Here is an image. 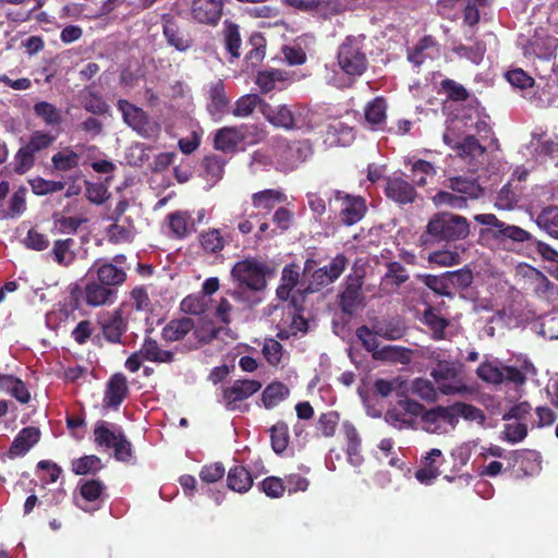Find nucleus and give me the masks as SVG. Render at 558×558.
I'll return each mask as SVG.
<instances>
[{
  "instance_id": "51",
  "label": "nucleus",
  "mask_w": 558,
  "mask_h": 558,
  "mask_svg": "<svg viewBox=\"0 0 558 558\" xmlns=\"http://www.w3.org/2000/svg\"><path fill=\"white\" fill-rule=\"evenodd\" d=\"M260 99L255 94H245L240 99L235 100L233 108H231V114L233 117L243 119L253 113L256 106H258Z\"/></svg>"
},
{
  "instance_id": "27",
  "label": "nucleus",
  "mask_w": 558,
  "mask_h": 558,
  "mask_svg": "<svg viewBox=\"0 0 558 558\" xmlns=\"http://www.w3.org/2000/svg\"><path fill=\"white\" fill-rule=\"evenodd\" d=\"M177 350H162L153 339H146L142 348L134 352L132 356L145 359L149 363H173Z\"/></svg>"
},
{
  "instance_id": "36",
  "label": "nucleus",
  "mask_w": 558,
  "mask_h": 558,
  "mask_svg": "<svg viewBox=\"0 0 558 558\" xmlns=\"http://www.w3.org/2000/svg\"><path fill=\"white\" fill-rule=\"evenodd\" d=\"M0 391L8 393L22 404L29 402V391H27L23 381L15 376L0 374Z\"/></svg>"
},
{
  "instance_id": "63",
  "label": "nucleus",
  "mask_w": 558,
  "mask_h": 558,
  "mask_svg": "<svg viewBox=\"0 0 558 558\" xmlns=\"http://www.w3.org/2000/svg\"><path fill=\"white\" fill-rule=\"evenodd\" d=\"M101 469V461L95 456H85L72 462V471L76 475H86Z\"/></svg>"
},
{
  "instance_id": "3",
  "label": "nucleus",
  "mask_w": 558,
  "mask_h": 558,
  "mask_svg": "<svg viewBox=\"0 0 558 558\" xmlns=\"http://www.w3.org/2000/svg\"><path fill=\"white\" fill-rule=\"evenodd\" d=\"M423 356L435 363L432 369V378L444 396H456L466 392V385L458 376L457 364L450 360V355L439 349H427Z\"/></svg>"
},
{
  "instance_id": "20",
  "label": "nucleus",
  "mask_w": 558,
  "mask_h": 558,
  "mask_svg": "<svg viewBox=\"0 0 558 558\" xmlns=\"http://www.w3.org/2000/svg\"><path fill=\"white\" fill-rule=\"evenodd\" d=\"M442 464V453L439 449H432L421 458V465L415 471V480L421 485L429 486L440 475L438 470Z\"/></svg>"
},
{
  "instance_id": "49",
  "label": "nucleus",
  "mask_w": 558,
  "mask_h": 558,
  "mask_svg": "<svg viewBox=\"0 0 558 558\" xmlns=\"http://www.w3.org/2000/svg\"><path fill=\"white\" fill-rule=\"evenodd\" d=\"M223 41H226V49L230 52L231 58L236 59L241 54V36H239V27L236 24L226 21L223 22Z\"/></svg>"
},
{
  "instance_id": "64",
  "label": "nucleus",
  "mask_w": 558,
  "mask_h": 558,
  "mask_svg": "<svg viewBox=\"0 0 558 558\" xmlns=\"http://www.w3.org/2000/svg\"><path fill=\"white\" fill-rule=\"evenodd\" d=\"M427 262L444 268L456 266L458 265V253L454 250H438L427 256Z\"/></svg>"
},
{
  "instance_id": "9",
  "label": "nucleus",
  "mask_w": 558,
  "mask_h": 558,
  "mask_svg": "<svg viewBox=\"0 0 558 558\" xmlns=\"http://www.w3.org/2000/svg\"><path fill=\"white\" fill-rule=\"evenodd\" d=\"M517 45L521 47L523 57L530 61L538 60L541 62H549L554 58V52L558 47L556 38L551 37L543 28L535 31L530 38L525 36L519 37Z\"/></svg>"
},
{
  "instance_id": "26",
  "label": "nucleus",
  "mask_w": 558,
  "mask_h": 558,
  "mask_svg": "<svg viewBox=\"0 0 558 558\" xmlns=\"http://www.w3.org/2000/svg\"><path fill=\"white\" fill-rule=\"evenodd\" d=\"M126 397V379L125 376L118 373L111 376L110 381L106 385V393H104V407L116 410Z\"/></svg>"
},
{
  "instance_id": "22",
  "label": "nucleus",
  "mask_w": 558,
  "mask_h": 558,
  "mask_svg": "<svg viewBox=\"0 0 558 558\" xmlns=\"http://www.w3.org/2000/svg\"><path fill=\"white\" fill-rule=\"evenodd\" d=\"M117 287L119 286L88 282L86 288H84V301H86L89 307L111 305L114 301V288Z\"/></svg>"
},
{
  "instance_id": "50",
  "label": "nucleus",
  "mask_w": 558,
  "mask_h": 558,
  "mask_svg": "<svg viewBox=\"0 0 558 558\" xmlns=\"http://www.w3.org/2000/svg\"><path fill=\"white\" fill-rule=\"evenodd\" d=\"M405 390L411 391V393L425 400V402H434V400H436V393L440 392L438 387L435 388L433 383L426 378H417L411 381L409 388H405Z\"/></svg>"
},
{
  "instance_id": "59",
  "label": "nucleus",
  "mask_w": 558,
  "mask_h": 558,
  "mask_svg": "<svg viewBox=\"0 0 558 558\" xmlns=\"http://www.w3.org/2000/svg\"><path fill=\"white\" fill-rule=\"evenodd\" d=\"M269 438H271V449H274V452L279 454L284 451L287 444H289L287 425L282 422H278V424L269 429Z\"/></svg>"
},
{
  "instance_id": "6",
  "label": "nucleus",
  "mask_w": 558,
  "mask_h": 558,
  "mask_svg": "<svg viewBox=\"0 0 558 558\" xmlns=\"http://www.w3.org/2000/svg\"><path fill=\"white\" fill-rule=\"evenodd\" d=\"M425 235L436 241H461L468 235V222L462 216L440 213L432 217L427 222Z\"/></svg>"
},
{
  "instance_id": "19",
  "label": "nucleus",
  "mask_w": 558,
  "mask_h": 558,
  "mask_svg": "<svg viewBox=\"0 0 558 558\" xmlns=\"http://www.w3.org/2000/svg\"><path fill=\"white\" fill-rule=\"evenodd\" d=\"M161 33H163L166 43L178 52L183 53L193 47L191 35L171 17H163Z\"/></svg>"
},
{
  "instance_id": "34",
  "label": "nucleus",
  "mask_w": 558,
  "mask_h": 558,
  "mask_svg": "<svg viewBox=\"0 0 558 558\" xmlns=\"http://www.w3.org/2000/svg\"><path fill=\"white\" fill-rule=\"evenodd\" d=\"M438 57V47L429 36L423 37L413 50L409 51L408 60L415 66H421L426 60Z\"/></svg>"
},
{
  "instance_id": "55",
  "label": "nucleus",
  "mask_w": 558,
  "mask_h": 558,
  "mask_svg": "<svg viewBox=\"0 0 558 558\" xmlns=\"http://www.w3.org/2000/svg\"><path fill=\"white\" fill-rule=\"evenodd\" d=\"M73 246V240H59L53 243L52 254L53 260L58 263V265L68 267L73 263V252L71 247Z\"/></svg>"
},
{
  "instance_id": "7",
  "label": "nucleus",
  "mask_w": 558,
  "mask_h": 558,
  "mask_svg": "<svg viewBox=\"0 0 558 558\" xmlns=\"http://www.w3.org/2000/svg\"><path fill=\"white\" fill-rule=\"evenodd\" d=\"M475 222L485 226V229L481 230V239L487 243L492 241L501 244L506 241L521 243L529 239V233H526L525 230L515 226L506 225L492 214L475 215Z\"/></svg>"
},
{
  "instance_id": "43",
  "label": "nucleus",
  "mask_w": 558,
  "mask_h": 558,
  "mask_svg": "<svg viewBox=\"0 0 558 558\" xmlns=\"http://www.w3.org/2000/svg\"><path fill=\"white\" fill-rule=\"evenodd\" d=\"M253 485L251 475L243 466H233L228 472V488L238 494H244Z\"/></svg>"
},
{
  "instance_id": "57",
  "label": "nucleus",
  "mask_w": 558,
  "mask_h": 558,
  "mask_svg": "<svg viewBox=\"0 0 558 558\" xmlns=\"http://www.w3.org/2000/svg\"><path fill=\"white\" fill-rule=\"evenodd\" d=\"M199 244L207 254H218L225 247V240L220 235L219 230H207L206 233L199 236Z\"/></svg>"
},
{
  "instance_id": "32",
  "label": "nucleus",
  "mask_w": 558,
  "mask_h": 558,
  "mask_svg": "<svg viewBox=\"0 0 558 558\" xmlns=\"http://www.w3.org/2000/svg\"><path fill=\"white\" fill-rule=\"evenodd\" d=\"M94 439H96L98 446L129 442L120 427L107 422H100L96 425Z\"/></svg>"
},
{
  "instance_id": "42",
  "label": "nucleus",
  "mask_w": 558,
  "mask_h": 558,
  "mask_svg": "<svg viewBox=\"0 0 558 558\" xmlns=\"http://www.w3.org/2000/svg\"><path fill=\"white\" fill-rule=\"evenodd\" d=\"M367 352H371L373 359L377 361L403 364L409 362L407 350L398 345H384L375 350H367Z\"/></svg>"
},
{
  "instance_id": "37",
  "label": "nucleus",
  "mask_w": 558,
  "mask_h": 558,
  "mask_svg": "<svg viewBox=\"0 0 558 558\" xmlns=\"http://www.w3.org/2000/svg\"><path fill=\"white\" fill-rule=\"evenodd\" d=\"M344 265H347V259H344V256L338 255L333 257L329 265L315 270L314 281L320 286H326L333 282L337 280V278H339L340 274H342V270H344Z\"/></svg>"
},
{
  "instance_id": "14",
  "label": "nucleus",
  "mask_w": 558,
  "mask_h": 558,
  "mask_svg": "<svg viewBox=\"0 0 558 558\" xmlns=\"http://www.w3.org/2000/svg\"><path fill=\"white\" fill-rule=\"evenodd\" d=\"M222 15V0H194L190 4V20L198 25L215 27Z\"/></svg>"
},
{
  "instance_id": "45",
  "label": "nucleus",
  "mask_w": 558,
  "mask_h": 558,
  "mask_svg": "<svg viewBox=\"0 0 558 558\" xmlns=\"http://www.w3.org/2000/svg\"><path fill=\"white\" fill-rule=\"evenodd\" d=\"M193 329V322L189 318L174 319L163 327V340L177 342Z\"/></svg>"
},
{
  "instance_id": "39",
  "label": "nucleus",
  "mask_w": 558,
  "mask_h": 558,
  "mask_svg": "<svg viewBox=\"0 0 558 558\" xmlns=\"http://www.w3.org/2000/svg\"><path fill=\"white\" fill-rule=\"evenodd\" d=\"M325 142L331 146H349L352 143V129L340 121H333L327 126Z\"/></svg>"
},
{
  "instance_id": "12",
  "label": "nucleus",
  "mask_w": 558,
  "mask_h": 558,
  "mask_svg": "<svg viewBox=\"0 0 558 558\" xmlns=\"http://www.w3.org/2000/svg\"><path fill=\"white\" fill-rule=\"evenodd\" d=\"M311 156V146L307 142H282L276 149V165L281 172L295 170Z\"/></svg>"
},
{
  "instance_id": "56",
  "label": "nucleus",
  "mask_w": 558,
  "mask_h": 558,
  "mask_svg": "<svg viewBox=\"0 0 558 558\" xmlns=\"http://www.w3.org/2000/svg\"><path fill=\"white\" fill-rule=\"evenodd\" d=\"M295 119L298 121L291 124V130H314L318 126V116L306 107L298 106Z\"/></svg>"
},
{
  "instance_id": "60",
  "label": "nucleus",
  "mask_w": 558,
  "mask_h": 558,
  "mask_svg": "<svg viewBox=\"0 0 558 558\" xmlns=\"http://www.w3.org/2000/svg\"><path fill=\"white\" fill-rule=\"evenodd\" d=\"M54 141V136L44 132L37 131L29 135L28 144L20 147L17 150H26V151H41L43 149L49 147Z\"/></svg>"
},
{
  "instance_id": "5",
  "label": "nucleus",
  "mask_w": 558,
  "mask_h": 558,
  "mask_svg": "<svg viewBox=\"0 0 558 558\" xmlns=\"http://www.w3.org/2000/svg\"><path fill=\"white\" fill-rule=\"evenodd\" d=\"M536 369L527 360L519 368L498 364L497 362L481 363L477 368V377L481 380L492 385H512L519 389L526 383V378L535 376Z\"/></svg>"
},
{
  "instance_id": "28",
  "label": "nucleus",
  "mask_w": 558,
  "mask_h": 558,
  "mask_svg": "<svg viewBox=\"0 0 558 558\" xmlns=\"http://www.w3.org/2000/svg\"><path fill=\"white\" fill-rule=\"evenodd\" d=\"M299 282V267L289 265L281 270V283L278 287L279 300L287 301L291 299V303H296L294 294H300L301 289L296 288Z\"/></svg>"
},
{
  "instance_id": "41",
  "label": "nucleus",
  "mask_w": 558,
  "mask_h": 558,
  "mask_svg": "<svg viewBox=\"0 0 558 558\" xmlns=\"http://www.w3.org/2000/svg\"><path fill=\"white\" fill-rule=\"evenodd\" d=\"M34 116L44 122V125L57 128L61 124V111L48 101H38L34 105Z\"/></svg>"
},
{
  "instance_id": "61",
  "label": "nucleus",
  "mask_w": 558,
  "mask_h": 558,
  "mask_svg": "<svg viewBox=\"0 0 558 558\" xmlns=\"http://www.w3.org/2000/svg\"><path fill=\"white\" fill-rule=\"evenodd\" d=\"M78 156L70 148H64L52 157L53 168L60 171H66L77 167Z\"/></svg>"
},
{
  "instance_id": "8",
  "label": "nucleus",
  "mask_w": 558,
  "mask_h": 558,
  "mask_svg": "<svg viewBox=\"0 0 558 558\" xmlns=\"http://www.w3.org/2000/svg\"><path fill=\"white\" fill-rule=\"evenodd\" d=\"M129 204L120 201L108 215V228H106V238L111 244H129L133 242L136 235L133 219L125 215Z\"/></svg>"
},
{
  "instance_id": "53",
  "label": "nucleus",
  "mask_w": 558,
  "mask_h": 558,
  "mask_svg": "<svg viewBox=\"0 0 558 558\" xmlns=\"http://www.w3.org/2000/svg\"><path fill=\"white\" fill-rule=\"evenodd\" d=\"M537 226L551 238L558 239V209L545 208L537 217Z\"/></svg>"
},
{
  "instance_id": "29",
  "label": "nucleus",
  "mask_w": 558,
  "mask_h": 558,
  "mask_svg": "<svg viewBox=\"0 0 558 558\" xmlns=\"http://www.w3.org/2000/svg\"><path fill=\"white\" fill-rule=\"evenodd\" d=\"M386 195L389 199L405 205L414 202V189L401 177H392L387 179Z\"/></svg>"
},
{
  "instance_id": "44",
  "label": "nucleus",
  "mask_w": 558,
  "mask_h": 558,
  "mask_svg": "<svg viewBox=\"0 0 558 558\" xmlns=\"http://www.w3.org/2000/svg\"><path fill=\"white\" fill-rule=\"evenodd\" d=\"M281 203H284V195L279 190H264L252 195V205L256 209L270 210Z\"/></svg>"
},
{
  "instance_id": "38",
  "label": "nucleus",
  "mask_w": 558,
  "mask_h": 558,
  "mask_svg": "<svg viewBox=\"0 0 558 558\" xmlns=\"http://www.w3.org/2000/svg\"><path fill=\"white\" fill-rule=\"evenodd\" d=\"M369 330L387 341H396L404 333V327L398 319L375 322Z\"/></svg>"
},
{
  "instance_id": "54",
  "label": "nucleus",
  "mask_w": 558,
  "mask_h": 558,
  "mask_svg": "<svg viewBox=\"0 0 558 558\" xmlns=\"http://www.w3.org/2000/svg\"><path fill=\"white\" fill-rule=\"evenodd\" d=\"M436 174V170L430 162L417 159L411 162V175H413V182L423 186L426 184V180L433 178Z\"/></svg>"
},
{
  "instance_id": "58",
  "label": "nucleus",
  "mask_w": 558,
  "mask_h": 558,
  "mask_svg": "<svg viewBox=\"0 0 558 558\" xmlns=\"http://www.w3.org/2000/svg\"><path fill=\"white\" fill-rule=\"evenodd\" d=\"M535 154H537V158L543 161H551L553 163H558V141L557 140H544L538 141L535 144Z\"/></svg>"
},
{
  "instance_id": "16",
  "label": "nucleus",
  "mask_w": 558,
  "mask_h": 558,
  "mask_svg": "<svg viewBox=\"0 0 558 558\" xmlns=\"http://www.w3.org/2000/svg\"><path fill=\"white\" fill-rule=\"evenodd\" d=\"M457 423L458 418L448 411L434 412L427 410L425 414H423V417H421L423 430L435 435H445L453 430Z\"/></svg>"
},
{
  "instance_id": "23",
  "label": "nucleus",
  "mask_w": 558,
  "mask_h": 558,
  "mask_svg": "<svg viewBox=\"0 0 558 558\" xmlns=\"http://www.w3.org/2000/svg\"><path fill=\"white\" fill-rule=\"evenodd\" d=\"M100 325L104 338L112 343H119L126 328L125 316H123L121 308L113 310L101 318Z\"/></svg>"
},
{
  "instance_id": "15",
  "label": "nucleus",
  "mask_w": 558,
  "mask_h": 558,
  "mask_svg": "<svg viewBox=\"0 0 558 558\" xmlns=\"http://www.w3.org/2000/svg\"><path fill=\"white\" fill-rule=\"evenodd\" d=\"M88 282L121 286L125 282V271L111 263L96 260L88 269Z\"/></svg>"
},
{
  "instance_id": "33",
  "label": "nucleus",
  "mask_w": 558,
  "mask_h": 558,
  "mask_svg": "<svg viewBox=\"0 0 558 558\" xmlns=\"http://www.w3.org/2000/svg\"><path fill=\"white\" fill-rule=\"evenodd\" d=\"M434 412H449L456 416V418H463L468 422H473L482 425L484 423V414L477 408L468 403H456L449 407H436L432 409Z\"/></svg>"
},
{
  "instance_id": "47",
  "label": "nucleus",
  "mask_w": 558,
  "mask_h": 558,
  "mask_svg": "<svg viewBox=\"0 0 558 558\" xmlns=\"http://www.w3.org/2000/svg\"><path fill=\"white\" fill-rule=\"evenodd\" d=\"M168 227H170L173 238L183 239L193 228V222L186 213L177 211L168 216Z\"/></svg>"
},
{
  "instance_id": "30",
  "label": "nucleus",
  "mask_w": 558,
  "mask_h": 558,
  "mask_svg": "<svg viewBox=\"0 0 558 558\" xmlns=\"http://www.w3.org/2000/svg\"><path fill=\"white\" fill-rule=\"evenodd\" d=\"M207 95H209V102H207V112L211 116V119L218 121L222 114L227 112V108H229V99L225 95V87H222V82L216 81L209 85V90H207Z\"/></svg>"
},
{
  "instance_id": "11",
  "label": "nucleus",
  "mask_w": 558,
  "mask_h": 558,
  "mask_svg": "<svg viewBox=\"0 0 558 558\" xmlns=\"http://www.w3.org/2000/svg\"><path fill=\"white\" fill-rule=\"evenodd\" d=\"M424 412L426 411L422 409L421 403L402 398L397 401L396 405L387 410L386 423L398 430L411 429L416 418L422 417Z\"/></svg>"
},
{
  "instance_id": "46",
  "label": "nucleus",
  "mask_w": 558,
  "mask_h": 558,
  "mask_svg": "<svg viewBox=\"0 0 558 558\" xmlns=\"http://www.w3.org/2000/svg\"><path fill=\"white\" fill-rule=\"evenodd\" d=\"M289 396L287 386L280 383H271L267 385L266 390L262 393V402L266 409H272L282 402Z\"/></svg>"
},
{
  "instance_id": "62",
  "label": "nucleus",
  "mask_w": 558,
  "mask_h": 558,
  "mask_svg": "<svg viewBox=\"0 0 558 558\" xmlns=\"http://www.w3.org/2000/svg\"><path fill=\"white\" fill-rule=\"evenodd\" d=\"M466 195H454L450 192L441 191L433 196V204H435V206L462 209L466 206Z\"/></svg>"
},
{
  "instance_id": "25",
  "label": "nucleus",
  "mask_w": 558,
  "mask_h": 558,
  "mask_svg": "<svg viewBox=\"0 0 558 558\" xmlns=\"http://www.w3.org/2000/svg\"><path fill=\"white\" fill-rule=\"evenodd\" d=\"M296 107L299 106H266L264 107V116H266L267 122L271 123V125L284 130H291V124L294 122H299V120L294 118V116L296 114Z\"/></svg>"
},
{
  "instance_id": "31",
  "label": "nucleus",
  "mask_w": 558,
  "mask_h": 558,
  "mask_svg": "<svg viewBox=\"0 0 558 558\" xmlns=\"http://www.w3.org/2000/svg\"><path fill=\"white\" fill-rule=\"evenodd\" d=\"M551 71L553 73L547 75L545 87L531 97V102L535 104V107L551 108L556 106V96L554 94L558 90V70L553 68Z\"/></svg>"
},
{
  "instance_id": "52",
  "label": "nucleus",
  "mask_w": 558,
  "mask_h": 558,
  "mask_svg": "<svg viewBox=\"0 0 558 558\" xmlns=\"http://www.w3.org/2000/svg\"><path fill=\"white\" fill-rule=\"evenodd\" d=\"M284 80V74L279 70H264L255 76V85L262 93H268L277 88V84Z\"/></svg>"
},
{
  "instance_id": "24",
  "label": "nucleus",
  "mask_w": 558,
  "mask_h": 558,
  "mask_svg": "<svg viewBox=\"0 0 558 558\" xmlns=\"http://www.w3.org/2000/svg\"><path fill=\"white\" fill-rule=\"evenodd\" d=\"M304 332H306V320L296 311V302H291L290 311L278 325V337L281 340H287L291 336Z\"/></svg>"
},
{
  "instance_id": "17",
  "label": "nucleus",
  "mask_w": 558,
  "mask_h": 558,
  "mask_svg": "<svg viewBox=\"0 0 558 558\" xmlns=\"http://www.w3.org/2000/svg\"><path fill=\"white\" fill-rule=\"evenodd\" d=\"M246 126H225L214 134V147L220 153H232L244 144Z\"/></svg>"
},
{
  "instance_id": "2",
  "label": "nucleus",
  "mask_w": 558,
  "mask_h": 558,
  "mask_svg": "<svg viewBox=\"0 0 558 558\" xmlns=\"http://www.w3.org/2000/svg\"><path fill=\"white\" fill-rule=\"evenodd\" d=\"M363 36L348 37L338 50V66L335 69H325V82L337 88L348 87L351 78L363 75L366 70V57L363 53Z\"/></svg>"
},
{
  "instance_id": "4",
  "label": "nucleus",
  "mask_w": 558,
  "mask_h": 558,
  "mask_svg": "<svg viewBox=\"0 0 558 558\" xmlns=\"http://www.w3.org/2000/svg\"><path fill=\"white\" fill-rule=\"evenodd\" d=\"M268 275L267 264L253 257L242 259L231 267V280L238 283V289L231 292L233 300L243 301V288L252 291H260L265 289Z\"/></svg>"
},
{
  "instance_id": "1",
  "label": "nucleus",
  "mask_w": 558,
  "mask_h": 558,
  "mask_svg": "<svg viewBox=\"0 0 558 558\" xmlns=\"http://www.w3.org/2000/svg\"><path fill=\"white\" fill-rule=\"evenodd\" d=\"M481 134H488V117L476 106L459 109L444 133L445 145L456 150L457 157L469 166V171L476 170L484 156V147L474 138Z\"/></svg>"
},
{
  "instance_id": "10",
  "label": "nucleus",
  "mask_w": 558,
  "mask_h": 558,
  "mask_svg": "<svg viewBox=\"0 0 558 558\" xmlns=\"http://www.w3.org/2000/svg\"><path fill=\"white\" fill-rule=\"evenodd\" d=\"M329 209L338 215L341 223L352 226L363 219L364 213H366V205L361 196L336 191L333 196L329 197Z\"/></svg>"
},
{
  "instance_id": "18",
  "label": "nucleus",
  "mask_w": 558,
  "mask_h": 558,
  "mask_svg": "<svg viewBox=\"0 0 558 558\" xmlns=\"http://www.w3.org/2000/svg\"><path fill=\"white\" fill-rule=\"evenodd\" d=\"M260 390V383L252 379L236 380L230 387L223 389V404L226 409L233 411L234 404L245 400Z\"/></svg>"
},
{
  "instance_id": "48",
  "label": "nucleus",
  "mask_w": 558,
  "mask_h": 558,
  "mask_svg": "<svg viewBox=\"0 0 558 558\" xmlns=\"http://www.w3.org/2000/svg\"><path fill=\"white\" fill-rule=\"evenodd\" d=\"M449 189L459 195L469 198H477L481 196V186L473 180H468L463 177H454L449 179Z\"/></svg>"
},
{
  "instance_id": "21",
  "label": "nucleus",
  "mask_w": 558,
  "mask_h": 558,
  "mask_svg": "<svg viewBox=\"0 0 558 558\" xmlns=\"http://www.w3.org/2000/svg\"><path fill=\"white\" fill-rule=\"evenodd\" d=\"M80 497L82 500H77V508L93 512L99 509L102 497V484L97 480H88L80 483Z\"/></svg>"
},
{
  "instance_id": "40",
  "label": "nucleus",
  "mask_w": 558,
  "mask_h": 558,
  "mask_svg": "<svg viewBox=\"0 0 558 558\" xmlns=\"http://www.w3.org/2000/svg\"><path fill=\"white\" fill-rule=\"evenodd\" d=\"M386 112L387 104L385 99L377 97L365 106V122L372 125L373 129H380L385 123Z\"/></svg>"
},
{
  "instance_id": "35",
  "label": "nucleus",
  "mask_w": 558,
  "mask_h": 558,
  "mask_svg": "<svg viewBox=\"0 0 558 558\" xmlns=\"http://www.w3.org/2000/svg\"><path fill=\"white\" fill-rule=\"evenodd\" d=\"M37 441H39V430L37 428L26 427L20 430L12 445H10V457L25 454Z\"/></svg>"
},
{
  "instance_id": "13",
  "label": "nucleus",
  "mask_w": 558,
  "mask_h": 558,
  "mask_svg": "<svg viewBox=\"0 0 558 558\" xmlns=\"http://www.w3.org/2000/svg\"><path fill=\"white\" fill-rule=\"evenodd\" d=\"M118 109L122 112L125 124L134 129L135 133L144 136V138H153L159 132V126L147 120L145 112L130 102L118 101Z\"/></svg>"
}]
</instances>
